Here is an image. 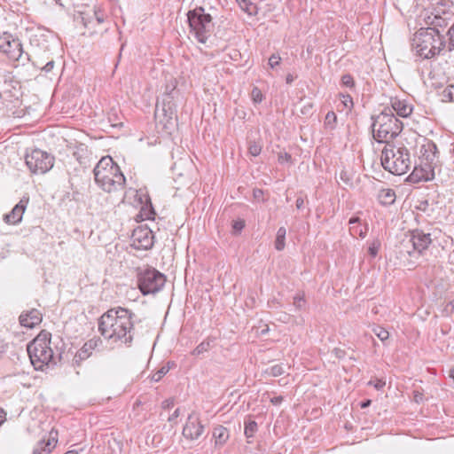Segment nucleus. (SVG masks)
Segmentation results:
<instances>
[{"mask_svg":"<svg viewBox=\"0 0 454 454\" xmlns=\"http://www.w3.org/2000/svg\"><path fill=\"white\" fill-rule=\"evenodd\" d=\"M169 371V366L168 365H164L162 366L160 370H158L157 372H155L153 376H152V380L153 381H159L161 380V378L167 374V372Z\"/></svg>","mask_w":454,"mask_h":454,"instance_id":"37","label":"nucleus"},{"mask_svg":"<svg viewBox=\"0 0 454 454\" xmlns=\"http://www.w3.org/2000/svg\"><path fill=\"white\" fill-rule=\"evenodd\" d=\"M340 97H341V103L343 104V106L348 108V109H351L353 107V99L351 98L350 95H344V94H340Z\"/></svg>","mask_w":454,"mask_h":454,"instance_id":"41","label":"nucleus"},{"mask_svg":"<svg viewBox=\"0 0 454 454\" xmlns=\"http://www.w3.org/2000/svg\"><path fill=\"white\" fill-rule=\"evenodd\" d=\"M286 83L290 84L294 81V76L292 74H287L286 77Z\"/></svg>","mask_w":454,"mask_h":454,"instance_id":"62","label":"nucleus"},{"mask_svg":"<svg viewBox=\"0 0 454 454\" xmlns=\"http://www.w3.org/2000/svg\"><path fill=\"white\" fill-rule=\"evenodd\" d=\"M360 222V219L358 217H351L348 221V224L350 225V232L353 236L356 235L357 233V227L356 226V223Z\"/></svg>","mask_w":454,"mask_h":454,"instance_id":"42","label":"nucleus"},{"mask_svg":"<svg viewBox=\"0 0 454 454\" xmlns=\"http://www.w3.org/2000/svg\"><path fill=\"white\" fill-rule=\"evenodd\" d=\"M6 349V344L4 340L0 337V355L4 353Z\"/></svg>","mask_w":454,"mask_h":454,"instance_id":"59","label":"nucleus"},{"mask_svg":"<svg viewBox=\"0 0 454 454\" xmlns=\"http://www.w3.org/2000/svg\"><path fill=\"white\" fill-rule=\"evenodd\" d=\"M257 423L254 420H250L245 425V435L247 438H251L254 436V433L257 431Z\"/></svg>","mask_w":454,"mask_h":454,"instance_id":"34","label":"nucleus"},{"mask_svg":"<svg viewBox=\"0 0 454 454\" xmlns=\"http://www.w3.org/2000/svg\"><path fill=\"white\" fill-rule=\"evenodd\" d=\"M441 95L443 101L454 102V84L447 86Z\"/></svg>","mask_w":454,"mask_h":454,"instance_id":"32","label":"nucleus"},{"mask_svg":"<svg viewBox=\"0 0 454 454\" xmlns=\"http://www.w3.org/2000/svg\"><path fill=\"white\" fill-rule=\"evenodd\" d=\"M28 199H22L15 205L9 214L4 215L3 220L8 224H17L22 220L23 214L27 208Z\"/></svg>","mask_w":454,"mask_h":454,"instance_id":"17","label":"nucleus"},{"mask_svg":"<svg viewBox=\"0 0 454 454\" xmlns=\"http://www.w3.org/2000/svg\"><path fill=\"white\" fill-rule=\"evenodd\" d=\"M286 230L285 227H280L277 231V237L275 240V248L281 251L285 248Z\"/></svg>","mask_w":454,"mask_h":454,"instance_id":"28","label":"nucleus"},{"mask_svg":"<svg viewBox=\"0 0 454 454\" xmlns=\"http://www.w3.org/2000/svg\"><path fill=\"white\" fill-rule=\"evenodd\" d=\"M190 32L201 43H207L214 30L213 18L201 6L191 10L187 13Z\"/></svg>","mask_w":454,"mask_h":454,"instance_id":"6","label":"nucleus"},{"mask_svg":"<svg viewBox=\"0 0 454 454\" xmlns=\"http://www.w3.org/2000/svg\"><path fill=\"white\" fill-rule=\"evenodd\" d=\"M386 382L382 380L377 379L375 380H370L368 385L373 386L377 390H380L384 387Z\"/></svg>","mask_w":454,"mask_h":454,"instance_id":"46","label":"nucleus"},{"mask_svg":"<svg viewBox=\"0 0 454 454\" xmlns=\"http://www.w3.org/2000/svg\"><path fill=\"white\" fill-rule=\"evenodd\" d=\"M43 320V314L35 309H30V329L34 328L35 325H38Z\"/></svg>","mask_w":454,"mask_h":454,"instance_id":"31","label":"nucleus"},{"mask_svg":"<svg viewBox=\"0 0 454 454\" xmlns=\"http://www.w3.org/2000/svg\"><path fill=\"white\" fill-rule=\"evenodd\" d=\"M241 10L246 12L248 15H255L257 13V7L252 4L250 0H236Z\"/></svg>","mask_w":454,"mask_h":454,"instance_id":"26","label":"nucleus"},{"mask_svg":"<svg viewBox=\"0 0 454 454\" xmlns=\"http://www.w3.org/2000/svg\"><path fill=\"white\" fill-rule=\"evenodd\" d=\"M306 303L305 297L303 294H297L294 296L293 304L296 308V309H301Z\"/></svg>","mask_w":454,"mask_h":454,"instance_id":"36","label":"nucleus"},{"mask_svg":"<svg viewBox=\"0 0 454 454\" xmlns=\"http://www.w3.org/2000/svg\"><path fill=\"white\" fill-rule=\"evenodd\" d=\"M377 199L382 206H391L396 199L395 192L390 188H383L379 191Z\"/></svg>","mask_w":454,"mask_h":454,"instance_id":"22","label":"nucleus"},{"mask_svg":"<svg viewBox=\"0 0 454 454\" xmlns=\"http://www.w3.org/2000/svg\"><path fill=\"white\" fill-rule=\"evenodd\" d=\"M245 227L244 220H237L233 223L232 228L236 232H240Z\"/></svg>","mask_w":454,"mask_h":454,"instance_id":"49","label":"nucleus"},{"mask_svg":"<svg viewBox=\"0 0 454 454\" xmlns=\"http://www.w3.org/2000/svg\"><path fill=\"white\" fill-rule=\"evenodd\" d=\"M174 403H175L174 399L169 398V399L164 400L161 403V406L163 409L168 410L174 406Z\"/></svg>","mask_w":454,"mask_h":454,"instance_id":"51","label":"nucleus"},{"mask_svg":"<svg viewBox=\"0 0 454 454\" xmlns=\"http://www.w3.org/2000/svg\"><path fill=\"white\" fill-rule=\"evenodd\" d=\"M154 244V236L151 229L138 226L131 235V246L137 250H149Z\"/></svg>","mask_w":454,"mask_h":454,"instance_id":"11","label":"nucleus"},{"mask_svg":"<svg viewBox=\"0 0 454 454\" xmlns=\"http://www.w3.org/2000/svg\"><path fill=\"white\" fill-rule=\"evenodd\" d=\"M30 44H33L30 43ZM30 61L34 67L43 70L46 73L51 71L54 66V60L50 58L47 47L42 50L37 43L35 46L32 45V55H30Z\"/></svg>","mask_w":454,"mask_h":454,"instance_id":"12","label":"nucleus"},{"mask_svg":"<svg viewBox=\"0 0 454 454\" xmlns=\"http://www.w3.org/2000/svg\"><path fill=\"white\" fill-rule=\"evenodd\" d=\"M431 242L432 239L429 233H425L420 230H414L411 231V238L407 243L411 245L415 252L421 254L428 247Z\"/></svg>","mask_w":454,"mask_h":454,"instance_id":"16","label":"nucleus"},{"mask_svg":"<svg viewBox=\"0 0 454 454\" xmlns=\"http://www.w3.org/2000/svg\"><path fill=\"white\" fill-rule=\"evenodd\" d=\"M6 413L3 409H0V426L5 421Z\"/></svg>","mask_w":454,"mask_h":454,"instance_id":"58","label":"nucleus"},{"mask_svg":"<svg viewBox=\"0 0 454 454\" xmlns=\"http://www.w3.org/2000/svg\"><path fill=\"white\" fill-rule=\"evenodd\" d=\"M450 153L452 159V163L454 164V146L450 150Z\"/></svg>","mask_w":454,"mask_h":454,"instance_id":"64","label":"nucleus"},{"mask_svg":"<svg viewBox=\"0 0 454 454\" xmlns=\"http://www.w3.org/2000/svg\"><path fill=\"white\" fill-rule=\"evenodd\" d=\"M445 46L443 36L436 35L428 28L418 30L412 39V48L417 55L423 59H431L438 55Z\"/></svg>","mask_w":454,"mask_h":454,"instance_id":"5","label":"nucleus"},{"mask_svg":"<svg viewBox=\"0 0 454 454\" xmlns=\"http://www.w3.org/2000/svg\"><path fill=\"white\" fill-rule=\"evenodd\" d=\"M93 174L96 184L106 192H118L125 186L126 178L111 156L102 157Z\"/></svg>","mask_w":454,"mask_h":454,"instance_id":"2","label":"nucleus"},{"mask_svg":"<svg viewBox=\"0 0 454 454\" xmlns=\"http://www.w3.org/2000/svg\"><path fill=\"white\" fill-rule=\"evenodd\" d=\"M414 400L416 403H420L423 401V395L418 391L414 392Z\"/></svg>","mask_w":454,"mask_h":454,"instance_id":"56","label":"nucleus"},{"mask_svg":"<svg viewBox=\"0 0 454 454\" xmlns=\"http://www.w3.org/2000/svg\"><path fill=\"white\" fill-rule=\"evenodd\" d=\"M283 400H284V397L282 395L274 396V397L270 398V403L274 405H278L283 402Z\"/></svg>","mask_w":454,"mask_h":454,"instance_id":"52","label":"nucleus"},{"mask_svg":"<svg viewBox=\"0 0 454 454\" xmlns=\"http://www.w3.org/2000/svg\"><path fill=\"white\" fill-rule=\"evenodd\" d=\"M94 17L98 23H102L105 20V14L99 8H95L94 10Z\"/></svg>","mask_w":454,"mask_h":454,"instance_id":"48","label":"nucleus"},{"mask_svg":"<svg viewBox=\"0 0 454 454\" xmlns=\"http://www.w3.org/2000/svg\"><path fill=\"white\" fill-rule=\"evenodd\" d=\"M19 323L20 326L28 328V311H23L19 317Z\"/></svg>","mask_w":454,"mask_h":454,"instance_id":"43","label":"nucleus"},{"mask_svg":"<svg viewBox=\"0 0 454 454\" xmlns=\"http://www.w3.org/2000/svg\"><path fill=\"white\" fill-rule=\"evenodd\" d=\"M215 338L207 337L202 342H200L192 352V356H200L201 354L207 352L211 348L212 343L214 342Z\"/></svg>","mask_w":454,"mask_h":454,"instance_id":"25","label":"nucleus"},{"mask_svg":"<svg viewBox=\"0 0 454 454\" xmlns=\"http://www.w3.org/2000/svg\"><path fill=\"white\" fill-rule=\"evenodd\" d=\"M99 342H101L99 340H95V339H91V340L86 341L83 344L82 348L79 350L78 356L81 359L87 358L90 356L91 350L96 348Z\"/></svg>","mask_w":454,"mask_h":454,"instance_id":"24","label":"nucleus"},{"mask_svg":"<svg viewBox=\"0 0 454 454\" xmlns=\"http://www.w3.org/2000/svg\"><path fill=\"white\" fill-rule=\"evenodd\" d=\"M134 314L128 309L117 307L108 309L98 320L101 335L113 341L129 346L134 336Z\"/></svg>","mask_w":454,"mask_h":454,"instance_id":"1","label":"nucleus"},{"mask_svg":"<svg viewBox=\"0 0 454 454\" xmlns=\"http://www.w3.org/2000/svg\"><path fill=\"white\" fill-rule=\"evenodd\" d=\"M230 437L229 431L223 426H217L213 430V438L216 446H223Z\"/></svg>","mask_w":454,"mask_h":454,"instance_id":"23","label":"nucleus"},{"mask_svg":"<svg viewBox=\"0 0 454 454\" xmlns=\"http://www.w3.org/2000/svg\"><path fill=\"white\" fill-rule=\"evenodd\" d=\"M372 129L373 138L378 143L393 144L403 129V123L389 108H385L380 114L372 116Z\"/></svg>","mask_w":454,"mask_h":454,"instance_id":"3","label":"nucleus"},{"mask_svg":"<svg viewBox=\"0 0 454 454\" xmlns=\"http://www.w3.org/2000/svg\"><path fill=\"white\" fill-rule=\"evenodd\" d=\"M262 146L257 143H251L248 147V153L252 156H258L261 153Z\"/></svg>","mask_w":454,"mask_h":454,"instance_id":"39","label":"nucleus"},{"mask_svg":"<svg viewBox=\"0 0 454 454\" xmlns=\"http://www.w3.org/2000/svg\"><path fill=\"white\" fill-rule=\"evenodd\" d=\"M262 191L260 189L254 190V197L257 200L261 199L262 197Z\"/></svg>","mask_w":454,"mask_h":454,"instance_id":"57","label":"nucleus"},{"mask_svg":"<svg viewBox=\"0 0 454 454\" xmlns=\"http://www.w3.org/2000/svg\"><path fill=\"white\" fill-rule=\"evenodd\" d=\"M366 231H364L362 229H357L356 235H359L360 237L364 238L365 236Z\"/></svg>","mask_w":454,"mask_h":454,"instance_id":"63","label":"nucleus"},{"mask_svg":"<svg viewBox=\"0 0 454 454\" xmlns=\"http://www.w3.org/2000/svg\"><path fill=\"white\" fill-rule=\"evenodd\" d=\"M391 106L393 110L401 117H408L412 113V106L405 100L398 98L391 99Z\"/></svg>","mask_w":454,"mask_h":454,"instance_id":"21","label":"nucleus"},{"mask_svg":"<svg viewBox=\"0 0 454 454\" xmlns=\"http://www.w3.org/2000/svg\"><path fill=\"white\" fill-rule=\"evenodd\" d=\"M291 160V155H290V154H288V153H284V154H280V155L278 156V160H279V162H281V163H282V162H284V161H288V160Z\"/></svg>","mask_w":454,"mask_h":454,"instance_id":"53","label":"nucleus"},{"mask_svg":"<svg viewBox=\"0 0 454 454\" xmlns=\"http://www.w3.org/2000/svg\"><path fill=\"white\" fill-rule=\"evenodd\" d=\"M50 342L51 333L46 331H41L33 341H30V364L35 370H42L51 360L53 351Z\"/></svg>","mask_w":454,"mask_h":454,"instance_id":"7","label":"nucleus"},{"mask_svg":"<svg viewBox=\"0 0 454 454\" xmlns=\"http://www.w3.org/2000/svg\"><path fill=\"white\" fill-rule=\"evenodd\" d=\"M452 20V13L449 12H443L442 14L432 13L426 19V24L430 31H434L436 35H441V28L446 27L450 21Z\"/></svg>","mask_w":454,"mask_h":454,"instance_id":"15","label":"nucleus"},{"mask_svg":"<svg viewBox=\"0 0 454 454\" xmlns=\"http://www.w3.org/2000/svg\"><path fill=\"white\" fill-rule=\"evenodd\" d=\"M297 209H301L304 206V200L302 197H298L295 202Z\"/></svg>","mask_w":454,"mask_h":454,"instance_id":"55","label":"nucleus"},{"mask_svg":"<svg viewBox=\"0 0 454 454\" xmlns=\"http://www.w3.org/2000/svg\"><path fill=\"white\" fill-rule=\"evenodd\" d=\"M380 160L385 170L396 176L407 173L411 165L410 152L403 145L387 144Z\"/></svg>","mask_w":454,"mask_h":454,"instance_id":"4","label":"nucleus"},{"mask_svg":"<svg viewBox=\"0 0 454 454\" xmlns=\"http://www.w3.org/2000/svg\"><path fill=\"white\" fill-rule=\"evenodd\" d=\"M435 169L420 162L419 167H415L409 179L413 182L429 181L434 178Z\"/></svg>","mask_w":454,"mask_h":454,"instance_id":"18","label":"nucleus"},{"mask_svg":"<svg viewBox=\"0 0 454 454\" xmlns=\"http://www.w3.org/2000/svg\"><path fill=\"white\" fill-rule=\"evenodd\" d=\"M280 60H281V58L279 57V55L272 54V55L270 57V59H269V66H270L271 68H274V67H276L277 66H278V65H279Z\"/></svg>","mask_w":454,"mask_h":454,"instance_id":"44","label":"nucleus"},{"mask_svg":"<svg viewBox=\"0 0 454 454\" xmlns=\"http://www.w3.org/2000/svg\"><path fill=\"white\" fill-rule=\"evenodd\" d=\"M179 414H180V411H179V409L177 408V409H176V410H175V411H174V412L169 416V418H168V421H169V422H172V421L176 420V419L178 418Z\"/></svg>","mask_w":454,"mask_h":454,"instance_id":"54","label":"nucleus"},{"mask_svg":"<svg viewBox=\"0 0 454 454\" xmlns=\"http://www.w3.org/2000/svg\"><path fill=\"white\" fill-rule=\"evenodd\" d=\"M372 332L381 341H385L389 338V333L380 325L374 326Z\"/></svg>","mask_w":454,"mask_h":454,"instance_id":"33","label":"nucleus"},{"mask_svg":"<svg viewBox=\"0 0 454 454\" xmlns=\"http://www.w3.org/2000/svg\"><path fill=\"white\" fill-rule=\"evenodd\" d=\"M286 372L285 367L283 364H274L269 368H267L264 372L265 374L271 377H278Z\"/></svg>","mask_w":454,"mask_h":454,"instance_id":"29","label":"nucleus"},{"mask_svg":"<svg viewBox=\"0 0 454 454\" xmlns=\"http://www.w3.org/2000/svg\"><path fill=\"white\" fill-rule=\"evenodd\" d=\"M154 116L157 124L170 134L176 122V106L172 94L164 95L161 102L156 104Z\"/></svg>","mask_w":454,"mask_h":454,"instance_id":"8","label":"nucleus"},{"mask_svg":"<svg viewBox=\"0 0 454 454\" xmlns=\"http://www.w3.org/2000/svg\"><path fill=\"white\" fill-rule=\"evenodd\" d=\"M74 157L76 159V160L82 165L83 168H87L89 164L88 160V151L83 148H80L74 152L73 153Z\"/></svg>","mask_w":454,"mask_h":454,"instance_id":"27","label":"nucleus"},{"mask_svg":"<svg viewBox=\"0 0 454 454\" xmlns=\"http://www.w3.org/2000/svg\"><path fill=\"white\" fill-rule=\"evenodd\" d=\"M7 42L10 40L6 37H0V48L6 53H11V49L7 48Z\"/></svg>","mask_w":454,"mask_h":454,"instance_id":"50","label":"nucleus"},{"mask_svg":"<svg viewBox=\"0 0 454 454\" xmlns=\"http://www.w3.org/2000/svg\"><path fill=\"white\" fill-rule=\"evenodd\" d=\"M139 200L142 204L138 216L141 220L153 219L155 215L154 208L152 205L151 200L147 194L141 195Z\"/></svg>","mask_w":454,"mask_h":454,"instance_id":"20","label":"nucleus"},{"mask_svg":"<svg viewBox=\"0 0 454 454\" xmlns=\"http://www.w3.org/2000/svg\"><path fill=\"white\" fill-rule=\"evenodd\" d=\"M204 432V426L200 420L199 414L192 412L183 428V435L189 440H197Z\"/></svg>","mask_w":454,"mask_h":454,"instance_id":"14","label":"nucleus"},{"mask_svg":"<svg viewBox=\"0 0 454 454\" xmlns=\"http://www.w3.org/2000/svg\"><path fill=\"white\" fill-rule=\"evenodd\" d=\"M54 164V157L47 152L34 150L30 153V172L44 174L49 171Z\"/></svg>","mask_w":454,"mask_h":454,"instance_id":"10","label":"nucleus"},{"mask_svg":"<svg viewBox=\"0 0 454 454\" xmlns=\"http://www.w3.org/2000/svg\"><path fill=\"white\" fill-rule=\"evenodd\" d=\"M341 84L352 88L355 85L354 79L349 74H343L341 76Z\"/></svg>","mask_w":454,"mask_h":454,"instance_id":"40","label":"nucleus"},{"mask_svg":"<svg viewBox=\"0 0 454 454\" xmlns=\"http://www.w3.org/2000/svg\"><path fill=\"white\" fill-rule=\"evenodd\" d=\"M137 286L144 295L160 292L166 283V276L154 268H146L137 273Z\"/></svg>","mask_w":454,"mask_h":454,"instance_id":"9","label":"nucleus"},{"mask_svg":"<svg viewBox=\"0 0 454 454\" xmlns=\"http://www.w3.org/2000/svg\"><path fill=\"white\" fill-rule=\"evenodd\" d=\"M7 48L11 49V53H14L15 51L19 53V57H20L22 53V45L19 39H12L10 42H7Z\"/></svg>","mask_w":454,"mask_h":454,"instance_id":"35","label":"nucleus"},{"mask_svg":"<svg viewBox=\"0 0 454 454\" xmlns=\"http://www.w3.org/2000/svg\"><path fill=\"white\" fill-rule=\"evenodd\" d=\"M420 162L427 167L436 169L439 167V156L436 145L427 140L420 147L419 151Z\"/></svg>","mask_w":454,"mask_h":454,"instance_id":"13","label":"nucleus"},{"mask_svg":"<svg viewBox=\"0 0 454 454\" xmlns=\"http://www.w3.org/2000/svg\"><path fill=\"white\" fill-rule=\"evenodd\" d=\"M372 403V401L370 399H367V400H364L361 403V408L364 409V408H367L371 405Z\"/></svg>","mask_w":454,"mask_h":454,"instance_id":"60","label":"nucleus"},{"mask_svg":"<svg viewBox=\"0 0 454 454\" xmlns=\"http://www.w3.org/2000/svg\"><path fill=\"white\" fill-rule=\"evenodd\" d=\"M340 179L345 184H351V177L348 175V173L346 170H341L340 173Z\"/></svg>","mask_w":454,"mask_h":454,"instance_id":"47","label":"nucleus"},{"mask_svg":"<svg viewBox=\"0 0 454 454\" xmlns=\"http://www.w3.org/2000/svg\"><path fill=\"white\" fill-rule=\"evenodd\" d=\"M380 249V243L374 241L368 248V252L372 257H375L378 254Z\"/></svg>","mask_w":454,"mask_h":454,"instance_id":"45","label":"nucleus"},{"mask_svg":"<svg viewBox=\"0 0 454 454\" xmlns=\"http://www.w3.org/2000/svg\"><path fill=\"white\" fill-rule=\"evenodd\" d=\"M337 123V116L334 112L330 111L325 118V126L326 129H334Z\"/></svg>","mask_w":454,"mask_h":454,"instance_id":"30","label":"nucleus"},{"mask_svg":"<svg viewBox=\"0 0 454 454\" xmlns=\"http://www.w3.org/2000/svg\"><path fill=\"white\" fill-rule=\"evenodd\" d=\"M24 161H25V164L27 166H28L29 159H28V150L27 149H26L25 153H24Z\"/></svg>","mask_w":454,"mask_h":454,"instance_id":"61","label":"nucleus"},{"mask_svg":"<svg viewBox=\"0 0 454 454\" xmlns=\"http://www.w3.org/2000/svg\"><path fill=\"white\" fill-rule=\"evenodd\" d=\"M251 97H252L253 101L256 104L261 103L263 99L262 93L261 90L257 87H254L252 90Z\"/></svg>","mask_w":454,"mask_h":454,"instance_id":"38","label":"nucleus"},{"mask_svg":"<svg viewBox=\"0 0 454 454\" xmlns=\"http://www.w3.org/2000/svg\"><path fill=\"white\" fill-rule=\"evenodd\" d=\"M55 435H53V431L50 432V435L47 439L43 438L37 444L36 447L33 450V454H49L51 452L52 449L56 446L57 443V432L54 433Z\"/></svg>","mask_w":454,"mask_h":454,"instance_id":"19","label":"nucleus"}]
</instances>
